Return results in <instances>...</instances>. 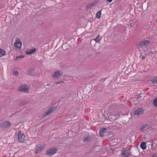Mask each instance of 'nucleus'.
Masks as SVG:
<instances>
[{"label": "nucleus", "mask_w": 157, "mask_h": 157, "mask_svg": "<svg viewBox=\"0 0 157 157\" xmlns=\"http://www.w3.org/2000/svg\"><path fill=\"white\" fill-rule=\"evenodd\" d=\"M63 81H60V82H56V84H60L61 83H63Z\"/></svg>", "instance_id": "obj_27"}, {"label": "nucleus", "mask_w": 157, "mask_h": 157, "mask_svg": "<svg viewBox=\"0 0 157 157\" xmlns=\"http://www.w3.org/2000/svg\"><path fill=\"white\" fill-rule=\"evenodd\" d=\"M36 51V50L35 48L26 51V54L28 55L32 54Z\"/></svg>", "instance_id": "obj_13"}, {"label": "nucleus", "mask_w": 157, "mask_h": 157, "mask_svg": "<svg viewBox=\"0 0 157 157\" xmlns=\"http://www.w3.org/2000/svg\"><path fill=\"white\" fill-rule=\"evenodd\" d=\"M153 104L155 106L157 107V97L154 101Z\"/></svg>", "instance_id": "obj_21"}, {"label": "nucleus", "mask_w": 157, "mask_h": 157, "mask_svg": "<svg viewBox=\"0 0 157 157\" xmlns=\"http://www.w3.org/2000/svg\"><path fill=\"white\" fill-rule=\"evenodd\" d=\"M101 11H98L96 14V15L98 19H99L101 17Z\"/></svg>", "instance_id": "obj_19"}, {"label": "nucleus", "mask_w": 157, "mask_h": 157, "mask_svg": "<svg viewBox=\"0 0 157 157\" xmlns=\"http://www.w3.org/2000/svg\"><path fill=\"white\" fill-rule=\"evenodd\" d=\"M121 155L122 157H125L130 155V153L128 150H124L122 151Z\"/></svg>", "instance_id": "obj_9"}, {"label": "nucleus", "mask_w": 157, "mask_h": 157, "mask_svg": "<svg viewBox=\"0 0 157 157\" xmlns=\"http://www.w3.org/2000/svg\"><path fill=\"white\" fill-rule=\"evenodd\" d=\"M144 43H145V44L147 45L148 44H149L150 41L147 40H143Z\"/></svg>", "instance_id": "obj_22"}, {"label": "nucleus", "mask_w": 157, "mask_h": 157, "mask_svg": "<svg viewBox=\"0 0 157 157\" xmlns=\"http://www.w3.org/2000/svg\"><path fill=\"white\" fill-rule=\"evenodd\" d=\"M140 147L143 150L145 149L146 147V143L144 142H142L140 145Z\"/></svg>", "instance_id": "obj_16"}, {"label": "nucleus", "mask_w": 157, "mask_h": 157, "mask_svg": "<svg viewBox=\"0 0 157 157\" xmlns=\"http://www.w3.org/2000/svg\"><path fill=\"white\" fill-rule=\"evenodd\" d=\"M13 74L16 76H17L18 75V73L17 71H13Z\"/></svg>", "instance_id": "obj_23"}, {"label": "nucleus", "mask_w": 157, "mask_h": 157, "mask_svg": "<svg viewBox=\"0 0 157 157\" xmlns=\"http://www.w3.org/2000/svg\"><path fill=\"white\" fill-rule=\"evenodd\" d=\"M54 108L51 107L49 108L48 110L46 111L45 112V114L44 115L43 117H45L49 115L53 111Z\"/></svg>", "instance_id": "obj_8"}, {"label": "nucleus", "mask_w": 157, "mask_h": 157, "mask_svg": "<svg viewBox=\"0 0 157 157\" xmlns=\"http://www.w3.org/2000/svg\"><path fill=\"white\" fill-rule=\"evenodd\" d=\"M0 125L1 128L5 129L10 127L11 125V124L9 121H5L2 123Z\"/></svg>", "instance_id": "obj_6"}, {"label": "nucleus", "mask_w": 157, "mask_h": 157, "mask_svg": "<svg viewBox=\"0 0 157 157\" xmlns=\"http://www.w3.org/2000/svg\"><path fill=\"white\" fill-rule=\"evenodd\" d=\"M22 42L19 38H16L15 40L14 47L17 50H20L21 47Z\"/></svg>", "instance_id": "obj_1"}, {"label": "nucleus", "mask_w": 157, "mask_h": 157, "mask_svg": "<svg viewBox=\"0 0 157 157\" xmlns=\"http://www.w3.org/2000/svg\"><path fill=\"white\" fill-rule=\"evenodd\" d=\"M143 41L140 42V43L139 45V46L140 47V48L143 47H145V45H146Z\"/></svg>", "instance_id": "obj_18"}, {"label": "nucleus", "mask_w": 157, "mask_h": 157, "mask_svg": "<svg viewBox=\"0 0 157 157\" xmlns=\"http://www.w3.org/2000/svg\"><path fill=\"white\" fill-rule=\"evenodd\" d=\"M157 157V156L155 154H154L153 155V157Z\"/></svg>", "instance_id": "obj_28"}, {"label": "nucleus", "mask_w": 157, "mask_h": 157, "mask_svg": "<svg viewBox=\"0 0 157 157\" xmlns=\"http://www.w3.org/2000/svg\"><path fill=\"white\" fill-rule=\"evenodd\" d=\"M6 55V52L3 50L0 49V57L5 56Z\"/></svg>", "instance_id": "obj_15"}, {"label": "nucleus", "mask_w": 157, "mask_h": 157, "mask_svg": "<svg viewBox=\"0 0 157 157\" xmlns=\"http://www.w3.org/2000/svg\"><path fill=\"white\" fill-rule=\"evenodd\" d=\"M112 1H113V0H108V1L109 2H111Z\"/></svg>", "instance_id": "obj_29"}, {"label": "nucleus", "mask_w": 157, "mask_h": 157, "mask_svg": "<svg viewBox=\"0 0 157 157\" xmlns=\"http://www.w3.org/2000/svg\"><path fill=\"white\" fill-rule=\"evenodd\" d=\"M143 113V110L141 109H137L135 112V115H140L142 114Z\"/></svg>", "instance_id": "obj_10"}, {"label": "nucleus", "mask_w": 157, "mask_h": 157, "mask_svg": "<svg viewBox=\"0 0 157 157\" xmlns=\"http://www.w3.org/2000/svg\"><path fill=\"white\" fill-rule=\"evenodd\" d=\"M18 139L19 141L24 143L27 140V137L21 131H19L18 134Z\"/></svg>", "instance_id": "obj_2"}, {"label": "nucleus", "mask_w": 157, "mask_h": 157, "mask_svg": "<svg viewBox=\"0 0 157 157\" xmlns=\"http://www.w3.org/2000/svg\"><path fill=\"white\" fill-rule=\"evenodd\" d=\"M106 130L105 128H102L101 129L99 130V134L101 136H103L104 133L105 132V131Z\"/></svg>", "instance_id": "obj_11"}, {"label": "nucleus", "mask_w": 157, "mask_h": 157, "mask_svg": "<svg viewBox=\"0 0 157 157\" xmlns=\"http://www.w3.org/2000/svg\"><path fill=\"white\" fill-rule=\"evenodd\" d=\"M151 81L152 83L157 84V77L153 78L151 80Z\"/></svg>", "instance_id": "obj_17"}, {"label": "nucleus", "mask_w": 157, "mask_h": 157, "mask_svg": "<svg viewBox=\"0 0 157 157\" xmlns=\"http://www.w3.org/2000/svg\"><path fill=\"white\" fill-rule=\"evenodd\" d=\"M147 126V125L146 124L143 125L140 128V130H143Z\"/></svg>", "instance_id": "obj_20"}, {"label": "nucleus", "mask_w": 157, "mask_h": 157, "mask_svg": "<svg viewBox=\"0 0 157 157\" xmlns=\"http://www.w3.org/2000/svg\"><path fill=\"white\" fill-rule=\"evenodd\" d=\"M89 140V138L87 137H86L83 139V141L84 142H86Z\"/></svg>", "instance_id": "obj_24"}, {"label": "nucleus", "mask_w": 157, "mask_h": 157, "mask_svg": "<svg viewBox=\"0 0 157 157\" xmlns=\"http://www.w3.org/2000/svg\"><path fill=\"white\" fill-rule=\"evenodd\" d=\"M22 57H23L21 56H17L16 57L15 59L16 60H17L18 59H20L21 58H22Z\"/></svg>", "instance_id": "obj_25"}, {"label": "nucleus", "mask_w": 157, "mask_h": 157, "mask_svg": "<svg viewBox=\"0 0 157 157\" xmlns=\"http://www.w3.org/2000/svg\"><path fill=\"white\" fill-rule=\"evenodd\" d=\"M144 57H142V59H144Z\"/></svg>", "instance_id": "obj_30"}, {"label": "nucleus", "mask_w": 157, "mask_h": 157, "mask_svg": "<svg viewBox=\"0 0 157 157\" xmlns=\"http://www.w3.org/2000/svg\"><path fill=\"white\" fill-rule=\"evenodd\" d=\"M62 75V73L61 71H56L53 75V77L54 78H59Z\"/></svg>", "instance_id": "obj_7"}, {"label": "nucleus", "mask_w": 157, "mask_h": 157, "mask_svg": "<svg viewBox=\"0 0 157 157\" xmlns=\"http://www.w3.org/2000/svg\"><path fill=\"white\" fill-rule=\"evenodd\" d=\"M114 151L112 149H110L109 150V152L111 153H113V152Z\"/></svg>", "instance_id": "obj_26"}, {"label": "nucleus", "mask_w": 157, "mask_h": 157, "mask_svg": "<svg viewBox=\"0 0 157 157\" xmlns=\"http://www.w3.org/2000/svg\"><path fill=\"white\" fill-rule=\"evenodd\" d=\"M109 118L111 120V121H114L117 119V116L113 114L110 115L109 117Z\"/></svg>", "instance_id": "obj_12"}, {"label": "nucleus", "mask_w": 157, "mask_h": 157, "mask_svg": "<svg viewBox=\"0 0 157 157\" xmlns=\"http://www.w3.org/2000/svg\"><path fill=\"white\" fill-rule=\"evenodd\" d=\"M44 146L42 144H39L37 145L36 148L35 153L36 154L39 153L44 148Z\"/></svg>", "instance_id": "obj_5"}, {"label": "nucleus", "mask_w": 157, "mask_h": 157, "mask_svg": "<svg viewBox=\"0 0 157 157\" xmlns=\"http://www.w3.org/2000/svg\"><path fill=\"white\" fill-rule=\"evenodd\" d=\"M57 149L55 147H52L47 150L46 153V155L51 156L56 153L57 151Z\"/></svg>", "instance_id": "obj_3"}, {"label": "nucleus", "mask_w": 157, "mask_h": 157, "mask_svg": "<svg viewBox=\"0 0 157 157\" xmlns=\"http://www.w3.org/2000/svg\"><path fill=\"white\" fill-rule=\"evenodd\" d=\"M18 90L19 91L28 92L29 88L27 85H22L20 86L18 88Z\"/></svg>", "instance_id": "obj_4"}, {"label": "nucleus", "mask_w": 157, "mask_h": 157, "mask_svg": "<svg viewBox=\"0 0 157 157\" xmlns=\"http://www.w3.org/2000/svg\"><path fill=\"white\" fill-rule=\"evenodd\" d=\"M101 39V37L99 35H98L96 38V39H94L93 40H94L96 43H99Z\"/></svg>", "instance_id": "obj_14"}]
</instances>
